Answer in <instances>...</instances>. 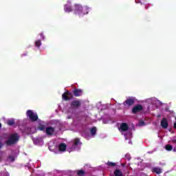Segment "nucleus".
I'll list each match as a JSON object with an SVG mask.
<instances>
[{
    "mask_svg": "<svg viewBox=\"0 0 176 176\" xmlns=\"http://www.w3.org/2000/svg\"><path fill=\"white\" fill-rule=\"evenodd\" d=\"M65 12H67V13H69L72 11V7L68 5H65L64 8Z\"/></svg>",
    "mask_w": 176,
    "mask_h": 176,
    "instance_id": "obj_16",
    "label": "nucleus"
},
{
    "mask_svg": "<svg viewBox=\"0 0 176 176\" xmlns=\"http://www.w3.org/2000/svg\"><path fill=\"white\" fill-rule=\"evenodd\" d=\"M141 3V5H142V3Z\"/></svg>",
    "mask_w": 176,
    "mask_h": 176,
    "instance_id": "obj_36",
    "label": "nucleus"
},
{
    "mask_svg": "<svg viewBox=\"0 0 176 176\" xmlns=\"http://www.w3.org/2000/svg\"><path fill=\"white\" fill-rule=\"evenodd\" d=\"M63 100H69V98H68V96L65 94H63V96H62Z\"/></svg>",
    "mask_w": 176,
    "mask_h": 176,
    "instance_id": "obj_26",
    "label": "nucleus"
},
{
    "mask_svg": "<svg viewBox=\"0 0 176 176\" xmlns=\"http://www.w3.org/2000/svg\"><path fill=\"white\" fill-rule=\"evenodd\" d=\"M59 152H65L67 151V145L64 143H61L58 146Z\"/></svg>",
    "mask_w": 176,
    "mask_h": 176,
    "instance_id": "obj_11",
    "label": "nucleus"
},
{
    "mask_svg": "<svg viewBox=\"0 0 176 176\" xmlns=\"http://www.w3.org/2000/svg\"><path fill=\"white\" fill-rule=\"evenodd\" d=\"M173 127H174V129H176V122L174 123Z\"/></svg>",
    "mask_w": 176,
    "mask_h": 176,
    "instance_id": "obj_33",
    "label": "nucleus"
},
{
    "mask_svg": "<svg viewBox=\"0 0 176 176\" xmlns=\"http://www.w3.org/2000/svg\"><path fill=\"white\" fill-rule=\"evenodd\" d=\"M119 131L122 134V135H124L125 140H130V138L133 137L131 129H129V126H127V124L126 123H122L120 124Z\"/></svg>",
    "mask_w": 176,
    "mask_h": 176,
    "instance_id": "obj_1",
    "label": "nucleus"
},
{
    "mask_svg": "<svg viewBox=\"0 0 176 176\" xmlns=\"http://www.w3.org/2000/svg\"><path fill=\"white\" fill-rule=\"evenodd\" d=\"M82 145V143L80 142V140L78 138L75 139L73 146L72 148L68 147L67 148V152H74V151H76V149H79V146Z\"/></svg>",
    "mask_w": 176,
    "mask_h": 176,
    "instance_id": "obj_3",
    "label": "nucleus"
},
{
    "mask_svg": "<svg viewBox=\"0 0 176 176\" xmlns=\"http://www.w3.org/2000/svg\"><path fill=\"white\" fill-rule=\"evenodd\" d=\"M153 173H156V174H160L162 173V169H160V168H153Z\"/></svg>",
    "mask_w": 176,
    "mask_h": 176,
    "instance_id": "obj_17",
    "label": "nucleus"
},
{
    "mask_svg": "<svg viewBox=\"0 0 176 176\" xmlns=\"http://www.w3.org/2000/svg\"><path fill=\"white\" fill-rule=\"evenodd\" d=\"M45 132L47 135H52L54 133V129L53 127H48L46 129Z\"/></svg>",
    "mask_w": 176,
    "mask_h": 176,
    "instance_id": "obj_15",
    "label": "nucleus"
},
{
    "mask_svg": "<svg viewBox=\"0 0 176 176\" xmlns=\"http://www.w3.org/2000/svg\"><path fill=\"white\" fill-rule=\"evenodd\" d=\"M169 142H171L172 144H175L176 142V137H173L170 141Z\"/></svg>",
    "mask_w": 176,
    "mask_h": 176,
    "instance_id": "obj_23",
    "label": "nucleus"
},
{
    "mask_svg": "<svg viewBox=\"0 0 176 176\" xmlns=\"http://www.w3.org/2000/svg\"><path fill=\"white\" fill-rule=\"evenodd\" d=\"M133 104H134V99H133V98L127 99V100L124 102V105H129V107L133 105Z\"/></svg>",
    "mask_w": 176,
    "mask_h": 176,
    "instance_id": "obj_14",
    "label": "nucleus"
},
{
    "mask_svg": "<svg viewBox=\"0 0 176 176\" xmlns=\"http://www.w3.org/2000/svg\"><path fill=\"white\" fill-rule=\"evenodd\" d=\"M7 123L9 126H13V124H14V119H10V120H8L7 121Z\"/></svg>",
    "mask_w": 176,
    "mask_h": 176,
    "instance_id": "obj_19",
    "label": "nucleus"
},
{
    "mask_svg": "<svg viewBox=\"0 0 176 176\" xmlns=\"http://www.w3.org/2000/svg\"><path fill=\"white\" fill-rule=\"evenodd\" d=\"M46 129V126H45V122L38 120V125L37 126V129L40 130V131H43Z\"/></svg>",
    "mask_w": 176,
    "mask_h": 176,
    "instance_id": "obj_9",
    "label": "nucleus"
},
{
    "mask_svg": "<svg viewBox=\"0 0 176 176\" xmlns=\"http://www.w3.org/2000/svg\"><path fill=\"white\" fill-rule=\"evenodd\" d=\"M78 175H85V172L83 170H78L77 172Z\"/></svg>",
    "mask_w": 176,
    "mask_h": 176,
    "instance_id": "obj_24",
    "label": "nucleus"
},
{
    "mask_svg": "<svg viewBox=\"0 0 176 176\" xmlns=\"http://www.w3.org/2000/svg\"><path fill=\"white\" fill-rule=\"evenodd\" d=\"M19 140L20 135L19 133L16 132L11 133L7 138L6 144L7 145H14V144H17V142H19Z\"/></svg>",
    "mask_w": 176,
    "mask_h": 176,
    "instance_id": "obj_2",
    "label": "nucleus"
},
{
    "mask_svg": "<svg viewBox=\"0 0 176 176\" xmlns=\"http://www.w3.org/2000/svg\"><path fill=\"white\" fill-rule=\"evenodd\" d=\"M41 45H34L32 47L34 49V50H42V48H41Z\"/></svg>",
    "mask_w": 176,
    "mask_h": 176,
    "instance_id": "obj_20",
    "label": "nucleus"
},
{
    "mask_svg": "<svg viewBox=\"0 0 176 176\" xmlns=\"http://www.w3.org/2000/svg\"><path fill=\"white\" fill-rule=\"evenodd\" d=\"M125 157L128 160H130V159H131V157H130V155L129 154H126L125 155Z\"/></svg>",
    "mask_w": 176,
    "mask_h": 176,
    "instance_id": "obj_28",
    "label": "nucleus"
},
{
    "mask_svg": "<svg viewBox=\"0 0 176 176\" xmlns=\"http://www.w3.org/2000/svg\"><path fill=\"white\" fill-rule=\"evenodd\" d=\"M68 119H71V117H68Z\"/></svg>",
    "mask_w": 176,
    "mask_h": 176,
    "instance_id": "obj_35",
    "label": "nucleus"
},
{
    "mask_svg": "<svg viewBox=\"0 0 176 176\" xmlns=\"http://www.w3.org/2000/svg\"><path fill=\"white\" fill-rule=\"evenodd\" d=\"M91 135H85V138L87 140H90V138H93V137H94V135H96V133H97V129H96V127L91 128Z\"/></svg>",
    "mask_w": 176,
    "mask_h": 176,
    "instance_id": "obj_7",
    "label": "nucleus"
},
{
    "mask_svg": "<svg viewBox=\"0 0 176 176\" xmlns=\"http://www.w3.org/2000/svg\"><path fill=\"white\" fill-rule=\"evenodd\" d=\"M80 106V101L79 100H74L72 102L71 107L72 108H78V107Z\"/></svg>",
    "mask_w": 176,
    "mask_h": 176,
    "instance_id": "obj_13",
    "label": "nucleus"
},
{
    "mask_svg": "<svg viewBox=\"0 0 176 176\" xmlns=\"http://www.w3.org/2000/svg\"><path fill=\"white\" fill-rule=\"evenodd\" d=\"M38 139H36L35 140H34V144H36V145H38V144H39V143H38Z\"/></svg>",
    "mask_w": 176,
    "mask_h": 176,
    "instance_id": "obj_30",
    "label": "nucleus"
},
{
    "mask_svg": "<svg viewBox=\"0 0 176 176\" xmlns=\"http://www.w3.org/2000/svg\"><path fill=\"white\" fill-rule=\"evenodd\" d=\"M26 115L32 122L38 120V114L32 110H28Z\"/></svg>",
    "mask_w": 176,
    "mask_h": 176,
    "instance_id": "obj_4",
    "label": "nucleus"
},
{
    "mask_svg": "<svg viewBox=\"0 0 176 176\" xmlns=\"http://www.w3.org/2000/svg\"><path fill=\"white\" fill-rule=\"evenodd\" d=\"M107 166H111V167H113L116 166V164L113 162H107Z\"/></svg>",
    "mask_w": 176,
    "mask_h": 176,
    "instance_id": "obj_25",
    "label": "nucleus"
},
{
    "mask_svg": "<svg viewBox=\"0 0 176 176\" xmlns=\"http://www.w3.org/2000/svg\"><path fill=\"white\" fill-rule=\"evenodd\" d=\"M144 8L146 10H148V9H149V6H145Z\"/></svg>",
    "mask_w": 176,
    "mask_h": 176,
    "instance_id": "obj_31",
    "label": "nucleus"
},
{
    "mask_svg": "<svg viewBox=\"0 0 176 176\" xmlns=\"http://www.w3.org/2000/svg\"><path fill=\"white\" fill-rule=\"evenodd\" d=\"M74 8L75 14H80V16H83L86 14L85 12H83V7H82V6L80 4H75Z\"/></svg>",
    "mask_w": 176,
    "mask_h": 176,
    "instance_id": "obj_5",
    "label": "nucleus"
},
{
    "mask_svg": "<svg viewBox=\"0 0 176 176\" xmlns=\"http://www.w3.org/2000/svg\"><path fill=\"white\" fill-rule=\"evenodd\" d=\"M142 109H143L142 105L141 104L135 105L132 109V113H137V112H140L142 111Z\"/></svg>",
    "mask_w": 176,
    "mask_h": 176,
    "instance_id": "obj_8",
    "label": "nucleus"
},
{
    "mask_svg": "<svg viewBox=\"0 0 176 176\" xmlns=\"http://www.w3.org/2000/svg\"><path fill=\"white\" fill-rule=\"evenodd\" d=\"M74 94L76 97H80V96H82V94H83V90L79 89H75L74 91Z\"/></svg>",
    "mask_w": 176,
    "mask_h": 176,
    "instance_id": "obj_12",
    "label": "nucleus"
},
{
    "mask_svg": "<svg viewBox=\"0 0 176 176\" xmlns=\"http://www.w3.org/2000/svg\"><path fill=\"white\" fill-rule=\"evenodd\" d=\"M148 102H150V104H152L153 105H155L157 107V105H160L162 102L159 101L156 98H151L147 100Z\"/></svg>",
    "mask_w": 176,
    "mask_h": 176,
    "instance_id": "obj_6",
    "label": "nucleus"
},
{
    "mask_svg": "<svg viewBox=\"0 0 176 176\" xmlns=\"http://www.w3.org/2000/svg\"><path fill=\"white\" fill-rule=\"evenodd\" d=\"M140 126H144V122H140Z\"/></svg>",
    "mask_w": 176,
    "mask_h": 176,
    "instance_id": "obj_32",
    "label": "nucleus"
},
{
    "mask_svg": "<svg viewBox=\"0 0 176 176\" xmlns=\"http://www.w3.org/2000/svg\"><path fill=\"white\" fill-rule=\"evenodd\" d=\"M166 151H173V146L168 144L165 146Z\"/></svg>",
    "mask_w": 176,
    "mask_h": 176,
    "instance_id": "obj_21",
    "label": "nucleus"
},
{
    "mask_svg": "<svg viewBox=\"0 0 176 176\" xmlns=\"http://www.w3.org/2000/svg\"><path fill=\"white\" fill-rule=\"evenodd\" d=\"M40 36H41L43 39H45V36L43 35V33H41Z\"/></svg>",
    "mask_w": 176,
    "mask_h": 176,
    "instance_id": "obj_29",
    "label": "nucleus"
},
{
    "mask_svg": "<svg viewBox=\"0 0 176 176\" xmlns=\"http://www.w3.org/2000/svg\"><path fill=\"white\" fill-rule=\"evenodd\" d=\"M114 175L115 176H122V171H120V170L117 169L114 171Z\"/></svg>",
    "mask_w": 176,
    "mask_h": 176,
    "instance_id": "obj_18",
    "label": "nucleus"
},
{
    "mask_svg": "<svg viewBox=\"0 0 176 176\" xmlns=\"http://www.w3.org/2000/svg\"><path fill=\"white\" fill-rule=\"evenodd\" d=\"M161 126L163 129H167L168 127V122L167 119L163 118L161 121Z\"/></svg>",
    "mask_w": 176,
    "mask_h": 176,
    "instance_id": "obj_10",
    "label": "nucleus"
},
{
    "mask_svg": "<svg viewBox=\"0 0 176 176\" xmlns=\"http://www.w3.org/2000/svg\"><path fill=\"white\" fill-rule=\"evenodd\" d=\"M129 144H132L131 140L129 141Z\"/></svg>",
    "mask_w": 176,
    "mask_h": 176,
    "instance_id": "obj_34",
    "label": "nucleus"
},
{
    "mask_svg": "<svg viewBox=\"0 0 176 176\" xmlns=\"http://www.w3.org/2000/svg\"><path fill=\"white\" fill-rule=\"evenodd\" d=\"M14 156H10L8 159V162H14Z\"/></svg>",
    "mask_w": 176,
    "mask_h": 176,
    "instance_id": "obj_22",
    "label": "nucleus"
},
{
    "mask_svg": "<svg viewBox=\"0 0 176 176\" xmlns=\"http://www.w3.org/2000/svg\"><path fill=\"white\" fill-rule=\"evenodd\" d=\"M42 41L41 40H38L36 41V45H41Z\"/></svg>",
    "mask_w": 176,
    "mask_h": 176,
    "instance_id": "obj_27",
    "label": "nucleus"
}]
</instances>
